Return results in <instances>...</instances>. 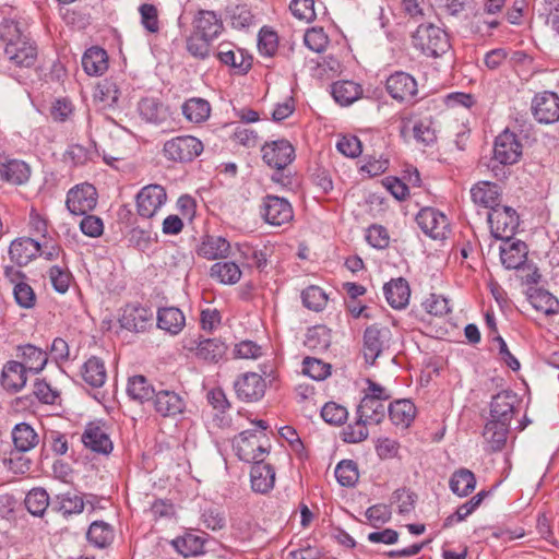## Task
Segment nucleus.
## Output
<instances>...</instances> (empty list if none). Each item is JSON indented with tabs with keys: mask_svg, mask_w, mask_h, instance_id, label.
<instances>
[{
	"mask_svg": "<svg viewBox=\"0 0 559 559\" xmlns=\"http://www.w3.org/2000/svg\"><path fill=\"white\" fill-rule=\"evenodd\" d=\"M413 46L427 57L443 56L451 47L448 33L431 23L420 24L412 35Z\"/></svg>",
	"mask_w": 559,
	"mask_h": 559,
	"instance_id": "1",
	"label": "nucleus"
},
{
	"mask_svg": "<svg viewBox=\"0 0 559 559\" xmlns=\"http://www.w3.org/2000/svg\"><path fill=\"white\" fill-rule=\"evenodd\" d=\"M203 143L192 135H179L164 143V157L174 163H190L203 152Z\"/></svg>",
	"mask_w": 559,
	"mask_h": 559,
	"instance_id": "2",
	"label": "nucleus"
},
{
	"mask_svg": "<svg viewBox=\"0 0 559 559\" xmlns=\"http://www.w3.org/2000/svg\"><path fill=\"white\" fill-rule=\"evenodd\" d=\"M183 349L194 353L198 359L209 364L218 362L227 353V345L221 338H204L201 335L182 340Z\"/></svg>",
	"mask_w": 559,
	"mask_h": 559,
	"instance_id": "3",
	"label": "nucleus"
},
{
	"mask_svg": "<svg viewBox=\"0 0 559 559\" xmlns=\"http://www.w3.org/2000/svg\"><path fill=\"white\" fill-rule=\"evenodd\" d=\"M488 223L495 238L509 241L519 226V215L510 206L499 204L488 212Z\"/></svg>",
	"mask_w": 559,
	"mask_h": 559,
	"instance_id": "4",
	"label": "nucleus"
},
{
	"mask_svg": "<svg viewBox=\"0 0 559 559\" xmlns=\"http://www.w3.org/2000/svg\"><path fill=\"white\" fill-rule=\"evenodd\" d=\"M37 47L29 37L22 38L16 43H9L3 48V58L12 69H31L37 61Z\"/></svg>",
	"mask_w": 559,
	"mask_h": 559,
	"instance_id": "5",
	"label": "nucleus"
},
{
	"mask_svg": "<svg viewBox=\"0 0 559 559\" xmlns=\"http://www.w3.org/2000/svg\"><path fill=\"white\" fill-rule=\"evenodd\" d=\"M391 330L382 324L374 323L364 332V357L367 364L373 365L376 359L390 347Z\"/></svg>",
	"mask_w": 559,
	"mask_h": 559,
	"instance_id": "6",
	"label": "nucleus"
},
{
	"mask_svg": "<svg viewBox=\"0 0 559 559\" xmlns=\"http://www.w3.org/2000/svg\"><path fill=\"white\" fill-rule=\"evenodd\" d=\"M388 94L401 104H414L418 94L416 79L407 72L396 71L385 81Z\"/></svg>",
	"mask_w": 559,
	"mask_h": 559,
	"instance_id": "7",
	"label": "nucleus"
},
{
	"mask_svg": "<svg viewBox=\"0 0 559 559\" xmlns=\"http://www.w3.org/2000/svg\"><path fill=\"white\" fill-rule=\"evenodd\" d=\"M97 190L87 182L76 185L67 193L66 205L71 214L85 215L97 204Z\"/></svg>",
	"mask_w": 559,
	"mask_h": 559,
	"instance_id": "8",
	"label": "nucleus"
},
{
	"mask_svg": "<svg viewBox=\"0 0 559 559\" xmlns=\"http://www.w3.org/2000/svg\"><path fill=\"white\" fill-rule=\"evenodd\" d=\"M261 215L267 224L282 226L294 218V211L286 199L267 194L262 201Z\"/></svg>",
	"mask_w": 559,
	"mask_h": 559,
	"instance_id": "9",
	"label": "nucleus"
},
{
	"mask_svg": "<svg viewBox=\"0 0 559 559\" xmlns=\"http://www.w3.org/2000/svg\"><path fill=\"white\" fill-rule=\"evenodd\" d=\"M167 201V193L160 185L143 187L136 194V212L143 218H152Z\"/></svg>",
	"mask_w": 559,
	"mask_h": 559,
	"instance_id": "10",
	"label": "nucleus"
},
{
	"mask_svg": "<svg viewBox=\"0 0 559 559\" xmlns=\"http://www.w3.org/2000/svg\"><path fill=\"white\" fill-rule=\"evenodd\" d=\"M416 223L432 239H444L449 233L448 217L435 207H424L416 215Z\"/></svg>",
	"mask_w": 559,
	"mask_h": 559,
	"instance_id": "11",
	"label": "nucleus"
},
{
	"mask_svg": "<svg viewBox=\"0 0 559 559\" xmlns=\"http://www.w3.org/2000/svg\"><path fill=\"white\" fill-rule=\"evenodd\" d=\"M264 163L276 170H284L295 159V148L287 140H276L262 146Z\"/></svg>",
	"mask_w": 559,
	"mask_h": 559,
	"instance_id": "12",
	"label": "nucleus"
},
{
	"mask_svg": "<svg viewBox=\"0 0 559 559\" xmlns=\"http://www.w3.org/2000/svg\"><path fill=\"white\" fill-rule=\"evenodd\" d=\"M27 37L19 11L10 5L0 9V41L3 47Z\"/></svg>",
	"mask_w": 559,
	"mask_h": 559,
	"instance_id": "13",
	"label": "nucleus"
},
{
	"mask_svg": "<svg viewBox=\"0 0 559 559\" xmlns=\"http://www.w3.org/2000/svg\"><path fill=\"white\" fill-rule=\"evenodd\" d=\"M521 155L522 144L513 132L504 130L496 138L493 146L495 160L501 165H513L520 159Z\"/></svg>",
	"mask_w": 559,
	"mask_h": 559,
	"instance_id": "14",
	"label": "nucleus"
},
{
	"mask_svg": "<svg viewBox=\"0 0 559 559\" xmlns=\"http://www.w3.org/2000/svg\"><path fill=\"white\" fill-rule=\"evenodd\" d=\"M81 440L85 448L99 454H109L114 449L107 428L102 421L88 423Z\"/></svg>",
	"mask_w": 559,
	"mask_h": 559,
	"instance_id": "15",
	"label": "nucleus"
},
{
	"mask_svg": "<svg viewBox=\"0 0 559 559\" xmlns=\"http://www.w3.org/2000/svg\"><path fill=\"white\" fill-rule=\"evenodd\" d=\"M237 396L245 402H255L264 396L265 380L255 372L241 374L234 383Z\"/></svg>",
	"mask_w": 559,
	"mask_h": 559,
	"instance_id": "16",
	"label": "nucleus"
},
{
	"mask_svg": "<svg viewBox=\"0 0 559 559\" xmlns=\"http://www.w3.org/2000/svg\"><path fill=\"white\" fill-rule=\"evenodd\" d=\"M532 111L540 123H552L559 120V96L552 92L536 95L532 102Z\"/></svg>",
	"mask_w": 559,
	"mask_h": 559,
	"instance_id": "17",
	"label": "nucleus"
},
{
	"mask_svg": "<svg viewBox=\"0 0 559 559\" xmlns=\"http://www.w3.org/2000/svg\"><path fill=\"white\" fill-rule=\"evenodd\" d=\"M31 167L23 160L0 155V181L21 186L28 181Z\"/></svg>",
	"mask_w": 559,
	"mask_h": 559,
	"instance_id": "18",
	"label": "nucleus"
},
{
	"mask_svg": "<svg viewBox=\"0 0 559 559\" xmlns=\"http://www.w3.org/2000/svg\"><path fill=\"white\" fill-rule=\"evenodd\" d=\"M192 27V33L210 40L216 39L224 31L221 17L214 11L209 10L198 11L193 17Z\"/></svg>",
	"mask_w": 559,
	"mask_h": 559,
	"instance_id": "19",
	"label": "nucleus"
},
{
	"mask_svg": "<svg viewBox=\"0 0 559 559\" xmlns=\"http://www.w3.org/2000/svg\"><path fill=\"white\" fill-rule=\"evenodd\" d=\"M154 397L155 412L163 417H175L186 409L185 400L175 391L162 390Z\"/></svg>",
	"mask_w": 559,
	"mask_h": 559,
	"instance_id": "20",
	"label": "nucleus"
},
{
	"mask_svg": "<svg viewBox=\"0 0 559 559\" xmlns=\"http://www.w3.org/2000/svg\"><path fill=\"white\" fill-rule=\"evenodd\" d=\"M27 369L23 362L10 360L4 364L1 372V385L11 393L21 391L27 381Z\"/></svg>",
	"mask_w": 559,
	"mask_h": 559,
	"instance_id": "21",
	"label": "nucleus"
},
{
	"mask_svg": "<svg viewBox=\"0 0 559 559\" xmlns=\"http://www.w3.org/2000/svg\"><path fill=\"white\" fill-rule=\"evenodd\" d=\"M473 202L492 211L500 204L501 188L493 182L479 181L471 189Z\"/></svg>",
	"mask_w": 559,
	"mask_h": 559,
	"instance_id": "22",
	"label": "nucleus"
},
{
	"mask_svg": "<svg viewBox=\"0 0 559 559\" xmlns=\"http://www.w3.org/2000/svg\"><path fill=\"white\" fill-rule=\"evenodd\" d=\"M516 401V394L512 391H502L492 396L490 403L491 419L510 425L514 414V403Z\"/></svg>",
	"mask_w": 559,
	"mask_h": 559,
	"instance_id": "23",
	"label": "nucleus"
},
{
	"mask_svg": "<svg viewBox=\"0 0 559 559\" xmlns=\"http://www.w3.org/2000/svg\"><path fill=\"white\" fill-rule=\"evenodd\" d=\"M40 251V242L29 238L21 237L13 240L9 248V254L13 262L23 266L35 259Z\"/></svg>",
	"mask_w": 559,
	"mask_h": 559,
	"instance_id": "24",
	"label": "nucleus"
},
{
	"mask_svg": "<svg viewBox=\"0 0 559 559\" xmlns=\"http://www.w3.org/2000/svg\"><path fill=\"white\" fill-rule=\"evenodd\" d=\"M230 252L229 241L222 236L205 235L197 248V253L206 260L225 259Z\"/></svg>",
	"mask_w": 559,
	"mask_h": 559,
	"instance_id": "25",
	"label": "nucleus"
},
{
	"mask_svg": "<svg viewBox=\"0 0 559 559\" xmlns=\"http://www.w3.org/2000/svg\"><path fill=\"white\" fill-rule=\"evenodd\" d=\"M250 481L253 491L267 493L275 484V469L263 461H255L250 471Z\"/></svg>",
	"mask_w": 559,
	"mask_h": 559,
	"instance_id": "26",
	"label": "nucleus"
},
{
	"mask_svg": "<svg viewBox=\"0 0 559 559\" xmlns=\"http://www.w3.org/2000/svg\"><path fill=\"white\" fill-rule=\"evenodd\" d=\"M388 304L394 309H404L408 305L411 289L405 278L391 280L383 287Z\"/></svg>",
	"mask_w": 559,
	"mask_h": 559,
	"instance_id": "27",
	"label": "nucleus"
},
{
	"mask_svg": "<svg viewBox=\"0 0 559 559\" xmlns=\"http://www.w3.org/2000/svg\"><path fill=\"white\" fill-rule=\"evenodd\" d=\"M16 357L21 359L20 362H23L28 371L34 373L41 371L48 361L47 353L32 344L19 346Z\"/></svg>",
	"mask_w": 559,
	"mask_h": 559,
	"instance_id": "28",
	"label": "nucleus"
},
{
	"mask_svg": "<svg viewBox=\"0 0 559 559\" xmlns=\"http://www.w3.org/2000/svg\"><path fill=\"white\" fill-rule=\"evenodd\" d=\"M186 325V318L177 307L160 308L157 312V326L171 335L179 334Z\"/></svg>",
	"mask_w": 559,
	"mask_h": 559,
	"instance_id": "29",
	"label": "nucleus"
},
{
	"mask_svg": "<svg viewBox=\"0 0 559 559\" xmlns=\"http://www.w3.org/2000/svg\"><path fill=\"white\" fill-rule=\"evenodd\" d=\"M526 258L527 246L521 240L500 247V260L508 270L520 269L525 263Z\"/></svg>",
	"mask_w": 559,
	"mask_h": 559,
	"instance_id": "30",
	"label": "nucleus"
},
{
	"mask_svg": "<svg viewBox=\"0 0 559 559\" xmlns=\"http://www.w3.org/2000/svg\"><path fill=\"white\" fill-rule=\"evenodd\" d=\"M388 413L395 426L407 428L415 419L416 406L411 400H396L390 403Z\"/></svg>",
	"mask_w": 559,
	"mask_h": 559,
	"instance_id": "31",
	"label": "nucleus"
},
{
	"mask_svg": "<svg viewBox=\"0 0 559 559\" xmlns=\"http://www.w3.org/2000/svg\"><path fill=\"white\" fill-rule=\"evenodd\" d=\"M384 402L371 396H364L357 406L356 415H360V418L366 419L369 425H378L384 419L388 411Z\"/></svg>",
	"mask_w": 559,
	"mask_h": 559,
	"instance_id": "32",
	"label": "nucleus"
},
{
	"mask_svg": "<svg viewBox=\"0 0 559 559\" xmlns=\"http://www.w3.org/2000/svg\"><path fill=\"white\" fill-rule=\"evenodd\" d=\"M152 316V312L142 306L127 307L120 318V324L129 331H144Z\"/></svg>",
	"mask_w": 559,
	"mask_h": 559,
	"instance_id": "33",
	"label": "nucleus"
},
{
	"mask_svg": "<svg viewBox=\"0 0 559 559\" xmlns=\"http://www.w3.org/2000/svg\"><path fill=\"white\" fill-rule=\"evenodd\" d=\"M82 67L88 75H102L108 68V56L105 49L92 47L82 57Z\"/></svg>",
	"mask_w": 559,
	"mask_h": 559,
	"instance_id": "34",
	"label": "nucleus"
},
{
	"mask_svg": "<svg viewBox=\"0 0 559 559\" xmlns=\"http://www.w3.org/2000/svg\"><path fill=\"white\" fill-rule=\"evenodd\" d=\"M12 440L14 448L19 453L31 451L39 441L37 432L26 423H20L14 426L12 430Z\"/></svg>",
	"mask_w": 559,
	"mask_h": 559,
	"instance_id": "35",
	"label": "nucleus"
},
{
	"mask_svg": "<svg viewBox=\"0 0 559 559\" xmlns=\"http://www.w3.org/2000/svg\"><path fill=\"white\" fill-rule=\"evenodd\" d=\"M138 110L143 119L152 123H162L168 118V109L154 97H145L139 102Z\"/></svg>",
	"mask_w": 559,
	"mask_h": 559,
	"instance_id": "36",
	"label": "nucleus"
},
{
	"mask_svg": "<svg viewBox=\"0 0 559 559\" xmlns=\"http://www.w3.org/2000/svg\"><path fill=\"white\" fill-rule=\"evenodd\" d=\"M257 435L253 431L246 430L240 432L233 441V447L237 456L245 462L259 461V454L255 453L254 447Z\"/></svg>",
	"mask_w": 559,
	"mask_h": 559,
	"instance_id": "37",
	"label": "nucleus"
},
{
	"mask_svg": "<svg viewBox=\"0 0 559 559\" xmlns=\"http://www.w3.org/2000/svg\"><path fill=\"white\" fill-rule=\"evenodd\" d=\"M449 487L454 495L466 497L476 487L475 474L467 468H459L451 475Z\"/></svg>",
	"mask_w": 559,
	"mask_h": 559,
	"instance_id": "38",
	"label": "nucleus"
},
{
	"mask_svg": "<svg viewBox=\"0 0 559 559\" xmlns=\"http://www.w3.org/2000/svg\"><path fill=\"white\" fill-rule=\"evenodd\" d=\"M127 394L133 401L144 403L154 397L155 389L146 377L142 374H135L130 377L128 380Z\"/></svg>",
	"mask_w": 559,
	"mask_h": 559,
	"instance_id": "39",
	"label": "nucleus"
},
{
	"mask_svg": "<svg viewBox=\"0 0 559 559\" xmlns=\"http://www.w3.org/2000/svg\"><path fill=\"white\" fill-rule=\"evenodd\" d=\"M361 94V86L353 81H337L332 84V96L341 106L353 104Z\"/></svg>",
	"mask_w": 559,
	"mask_h": 559,
	"instance_id": "40",
	"label": "nucleus"
},
{
	"mask_svg": "<svg viewBox=\"0 0 559 559\" xmlns=\"http://www.w3.org/2000/svg\"><path fill=\"white\" fill-rule=\"evenodd\" d=\"M82 378L92 388L103 386L107 378L104 361L95 356L88 358L82 367Z\"/></svg>",
	"mask_w": 559,
	"mask_h": 559,
	"instance_id": "41",
	"label": "nucleus"
},
{
	"mask_svg": "<svg viewBox=\"0 0 559 559\" xmlns=\"http://www.w3.org/2000/svg\"><path fill=\"white\" fill-rule=\"evenodd\" d=\"M182 114L188 121L201 123L210 117L211 105L206 99L193 97L183 103Z\"/></svg>",
	"mask_w": 559,
	"mask_h": 559,
	"instance_id": "42",
	"label": "nucleus"
},
{
	"mask_svg": "<svg viewBox=\"0 0 559 559\" xmlns=\"http://www.w3.org/2000/svg\"><path fill=\"white\" fill-rule=\"evenodd\" d=\"M223 64L230 67L236 74H247L252 67L253 58L250 53L241 48H237L231 52H224L218 59Z\"/></svg>",
	"mask_w": 559,
	"mask_h": 559,
	"instance_id": "43",
	"label": "nucleus"
},
{
	"mask_svg": "<svg viewBox=\"0 0 559 559\" xmlns=\"http://www.w3.org/2000/svg\"><path fill=\"white\" fill-rule=\"evenodd\" d=\"M52 509L63 515L79 514L84 510L83 498L76 493L66 492L55 497L51 501Z\"/></svg>",
	"mask_w": 559,
	"mask_h": 559,
	"instance_id": "44",
	"label": "nucleus"
},
{
	"mask_svg": "<svg viewBox=\"0 0 559 559\" xmlns=\"http://www.w3.org/2000/svg\"><path fill=\"white\" fill-rule=\"evenodd\" d=\"M509 424L490 419L484 428L483 436L493 451L501 450L507 441Z\"/></svg>",
	"mask_w": 559,
	"mask_h": 559,
	"instance_id": "45",
	"label": "nucleus"
},
{
	"mask_svg": "<svg viewBox=\"0 0 559 559\" xmlns=\"http://www.w3.org/2000/svg\"><path fill=\"white\" fill-rule=\"evenodd\" d=\"M210 275L222 284L233 285L239 282L241 270L235 262H216L211 266Z\"/></svg>",
	"mask_w": 559,
	"mask_h": 559,
	"instance_id": "46",
	"label": "nucleus"
},
{
	"mask_svg": "<svg viewBox=\"0 0 559 559\" xmlns=\"http://www.w3.org/2000/svg\"><path fill=\"white\" fill-rule=\"evenodd\" d=\"M86 537L96 547L105 548L111 544L114 531L109 524L103 521H95L90 525Z\"/></svg>",
	"mask_w": 559,
	"mask_h": 559,
	"instance_id": "47",
	"label": "nucleus"
},
{
	"mask_svg": "<svg viewBox=\"0 0 559 559\" xmlns=\"http://www.w3.org/2000/svg\"><path fill=\"white\" fill-rule=\"evenodd\" d=\"M173 545L183 557L197 556L203 552L204 539L197 534L187 533L176 538Z\"/></svg>",
	"mask_w": 559,
	"mask_h": 559,
	"instance_id": "48",
	"label": "nucleus"
},
{
	"mask_svg": "<svg viewBox=\"0 0 559 559\" xmlns=\"http://www.w3.org/2000/svg\"><path fill=\"white\" fill-rule=\"evenodd\" d=\"M331 330L325 325H314L308 329L305 345L313 350H324L331 345Z\"/></svg>",
	"mask_w": 559,
	"mask_h": 559,
	"instance_id": "49",
	"label": "nucleus"
},
{
	"mask_svg": "<svg viewBox=\"0 0 559 559\" xmlns=\"http://www.w3.org/2000/svg\"><path fill=\"white\" fill-rule=\"evenodd\" d=\"M26 509L36 516H41L48 506L49 495L44 488H33L25 497Z\"/></svg>",
	"mask_w": 559,
	"mask_h": 559,
	"instance_id": "50",
	"label": "nucleus"
},
{
	"mask_svg": "<svg viewBox=\"0 0 559 559\" xmlns=\"http://www.w3.org/2000/svg\"><path fill=\"white\" fill-rule=\"evenodd\" d=\"M213 40L191 33L186 39L187 51L198 60H205L211 56Z\"/></svg>",
	"mask_w": 559,
	"mask_h": 559,
	"instance_id": "51",
	"label": "nucleus"
},
{
	"mask_svg": "<svg viewBox=\"0 0 559 559\" xmlns=\"http://www.w3.org/2000/svg\"><path fill=\"white\" fill-rule=\"evenodd\" d=\"M335 477L343 487H353L358 481L359 473L356 462L352 460L341 461L335 468Z\"/></svg>",
	"mask_w": 559,
	"mask_h": 559,
	"instance_id": "52",
	"label": "nucleus"
},
{
	"mask_svg": "<svg viewBox=\"0 0 559 559\" xmlns=\"http://www.w3.org/2000/svg\"><path fill=\"white\" fill-rule=\"evenodd\" d=\"M369 423L357 415L355 423L347 425L342 431V440L346 443H358L369 436L367 425Z\"/></svg>",
	"mask_w": 559,
	"mask_h": 559,
	"instance_id": "53",
	"label": "nucleus"
},
{
	"mask_svg": "<svg viewBox=\"0 0 559 559\" xmlns=\"http://www.w3.org/2000/svg\"><path fill=\"white\" fill-rule=\"evenodd\" d=\"M302 304L313 311H321L328 301V296L319 286H309L301 293Z\"/></svg>",
	"mask_w": 559,
	"mask_h": 559,
	"instance_id": "54",
	"label": "nucleus"
},
{
	"mask_svg": "<svg viewBox=\"0 0 559 559\" xmlns=\"http://www.w3.org/2000/svg\"><path fill=\"white\" fill-rule=\"evenodd\" d=\"M33 394L36 399L47 405L58 404L60 393L57 389L52 388L45 379H36L33 385Z\"/></svg>",
	"mask_w": 559,
	"mask_h": 559,
	"instance_id": "55",
	"label": "nucleus"
},
{
	"mask_svg": "<svg viewBox=\"0 0 559 559\" xmlns=\"http://www.w3.org/2000/svg\"><path fill=\"white\" fill-rule=\"evenodd\" d=\"M231 26L237 29L249 27L254 22V15L247 4H237L228 11Z\"/></svg>",
	"mask_w": 559,
	"mask_h": 559,
	"instance_id": "56",
	"label": "nucleus"
},
{
	"mask_svg": "<svg viewBox=\"0 0 559 559\" xmlns=\"http://www.w3.org/2000/svg\"><path fill=\"white\" fill-rule=\"evenodd\" d=\"M532 304L537 310H542L547 316L559 313V300L546 290H538L531 296Z\"/></svg>",
	"mask_w": 559,
	"mask_h": 559,
	"instance_id": "57",
	"label": "nucleus"
},
{
	"mask_svg": "<svg viewBox=\"0 0 559 559\" xmlns=\"http://www.w3.org/2000/svg\"><path fill=\"white\" fill-rule=\"evenodd\" d=\"M321 417L330 425L340 426L348 417L346 407L335 402H328L321 409Z\"/></svg>",
	"mask_w": 559,
	"mask_h": 559,
	"instance_id": "58",
	"label": "nucleus"
},
{
	"mask_svg": "<svg viewBox=\"0 0 559 559\" xmlns=\"http://www.w3.org/2000/svg\"><path fill=\"white\" fill-rule=\"evenodd\" d=\"M13 295L16 304L24 309H32L36 305V294L26 281L15 284Z\"/></svg>",
	"mask_w": 559,
	"mask_h": 559,
	"instance_id": "59",
	"label": "nucleus"
},
{
	"mask_svg": "<svg viewBox=\"0 0 559 559\" xmlns=\"http://www.w3.org/2000/svg\"><path fill=\"white\" fill-rule=\"evenodd\" d=\"M417 495L409 489L400 488L392 493V502L397 503L400 514H408L415 509Z\"/></svg>",
	"mask_w": 559,
	"mask_h": 559,
	"instance_id": "60",
	"label": "nucleus"
},
{
	"mask_svg": "<svg viewBox=\"0 0 559 559\" xmlns=\"http://www.w3.org/2000/svg\"><path fill=\"white\" fill-rule=\"evenodd\" d=\"M302 365V372L314 380H323L331 373V366L317 358L306 357Z\"/></svg>",
	"mask_w": 559,
	"mask_h": 559,
	"instance_id": "61",
	"label": "nucleus"
},
{
	"mask_svg": "<svg viewBox=\"0 0 559 559\" xmlns=\"http://www.w3.org/2000/svg\"><path fill=\"white\" fill-rule=\"evenodd\" d=\"M141 16V24L150 33H157L159 31L158 10L152 3H143L139 7Z\"/></svg>",
	"mask_w": 559,
	"mask_h": 559,
	"instance_id": "62",
	"label": "nucleus"
},
{
	"mask_svg": "<svg viewBox=\"0 0 559 559\" xmlns=\"http://www.w3.org/2000/svg\"><path fill=\"white\" fill-rule=\"evenodd\" d=\"M49 278L55 290L64 294L70 287L72 274L68 269L53 265L49 269Z\"/></svg>",
	"mask_w": 559,
	"mask_h": 559,
	"instance_id": "63",
	"label": "nucleus"
},
{
	"mask_svg": "<svg viewBox=\"0 0 559 559\" xmlns=\"http://www.w3.org/2000/svg\"><path fill=\"white\" fill-rule=\"evenodd\" d=\"M305 45L314 52H322L329 45V37L322 28L312 27L304 35Z\"/></svg>",
	"mask_w": 559,
	"mask_h": 559,
	"instance_id": "64",
	"label": "nucleus"
}]
</instances>
